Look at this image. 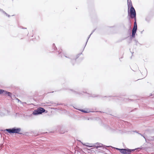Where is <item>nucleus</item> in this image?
Wrapping results in <instances>:
<instances>
[{
	"mask_svg": "<svg viewBox=\"0 0 154 154\" xmlns=\"http://www.w3.org/2000/svg\"><path fill=\"white\" fill-rule=\"evenodd\" d=\"M58 53L59 57H62L63 56H64L66 58L69 59L70 60V62L72 65H74L76 62L77 59L80 55L82 54V52L79 53L77 54L75 57L73 55H71L70 56H67V54L65 53H62L61 51H57Z\"/></svg>",
	"mask_w": 154,
	"mask_h": 154,
	"instance_id": "1",
	"label": "nucleus"
},
{
	"mask_svg": "<svg viewBox=\"0 0 154 154\" xmlns=\"http://www.w3.org/2000/svg\"><path fill=\"white\" fill-rule=\"evenodd\" d=\"M88 147H91L93 146H94L95 147V148H96L97 149H98V148H101L102 147H103V148L104 147H108L109 146H105L104 145H103L102 144L99 143H97L95 144H93L91 145H86ZM109 147H111L112 148H113L114 149H116L119 150L121 153L122 154L123 149H120L118 148H115L113 147H112L111 146H109Z\"/></svg>",
	"mask_w": 154,
	"mask_h": 154,
	"instance_id": "2",
	"label": "nucleus"
},
{
	"mask_svg": "<svg viewBox=\"0 0 154 154\" xmlns=\"http://www.w3.org/2000/svg\"><path fill=\"white\" fill-rule=\"evenodd\" d=\"M127 17L128 20V26L129 30L131 29V19H134V26L133 29L137 30V25L136 22V13L134 15L131 14L129 15H128Z\"/></svg>",
	"mask_w": 154,
	"mask_h": 154,
	"instance_id": "3",
	"label": "nucleus"
},
{
	"mask_svg": "<svg viewBox=\"0 0 154 154\" xmlns=\"http://www.w3.org/2000/svg\"><path fill=\"white\" fill-rule=\"evenodd\" d=\"M5 131H7L8 133L11 134H14V133L20 134H23L20 132L21 131V128H20L14 127L12 128L6 129Z\"/></svg>",
	"mask_w": 154,
	"mask_h": 154,
	"instance_id": "4",
	"label": "nucleus"
},
{
	"mask_svg": "<svg viewBox=\"0 0 154 154\" xmlns=\"http://www.w3.org/2000/svg\"><path fill=\"white\" fill-rule=\"evenodd\" d=\"M127 5L128 15L131 14L134 15L136 13V11L133 6L131 0H127Z\"/></svg>",
	"mask_w": 154,
	"mask_h": 154,
	"instance_id": "5",
	"label": "nucleus"
},
{
	"mask_svg": "<svg viewBox=\"0 0 154 154\" xmlns=\"http://www.w3.org/2000/svg\"><path fill=\"white\" fill-rule=\"evenodd\" d=\"M145 149L144 147H140L137 148L135 149H131L128 148H123L122 154H131V153L133 152L135 150L139 151V150H143Z\"/></svg>",
	"mask_w": 154,
	"mask_h": 154,
	"instance_id": "6",
	"label": "nucleus"
},
{
	"mask_svg": "<svg viewBox=\"0 0 154 154\" xmlns=\"http://www.w3.org/2000/svg\"><path fill=\"white\" fill-rule=\"evenodd\" d=\"M48 111L42 107H39L33 112L32 114L35 116L42 114L43 113H47Z\"/></svg>",
	"mask_w": 154,
	"mask_h": 154,
	"instance_id": "7",
	"label": "nucleus"
},
{
	"mask_svg": "<svg viewBox=\"0 0 154 154\" xmlns=\"http://www.w3.org/2000/svg\"><path fill=\"white\" fill-rule=\"evenodd\" d=\"M3 95H7V96L10 97L11 99H13L12 97H15L14 95H12V94L11 92L5 90H4Z\"/></svg>",
	"mask_w": 154,
	"mask_h": 154,
	"instance_id": "8",
	"label": "nucleus"
},
{
	"mask_svg": "<svg viewBox=\"0 0 154 154\" xmlns=\"http://www.w3.org/2000/svg\"><path fill=\"white\" fill-rule=\"evenodd\" d=\"M69 90L72 91V93L75 94H77L79 96H81L82 95H83L82 92H79L78 91H76L72 89H69Z\"/></svg>",
	"mask_w": 154,
	"mask_h": 154,
	"instance_id": "9",
	"label": "nucleus"
},
{
	"mask_svg": "<svg viewBox=\"0 0 154 154\" xmlns=\"http://www.w3.org/2000/svg\"><path fill=\"white\" fill-rule=\"evenodd\" d=\"M137 31V29H132V35H130V38H131V39L135 37Z\"/></svg>",
	"mask_w": 154,
	"mask_h": 154,
	"instance_id": "10",
	"label": "nucleus"
},
{
	"mask_svg": "<svg viewBox=\"0 0 154 154\" xmlns=\"http://www.w3.org/2000/svg\"><path fill=\"white\" fill-rule=\"evenodd\" d=\"M89 97H91L93 98L96 97H97L98 98H100V97H101V95H100L99 94H90L89 95Z\"/></svg>",
	"mask_w": 154,
	"mask_h": 154,
	"instance_id": "11",
	"label": "nucleus"
},
{
	"mask_svg": "<svg viewBox=\"0 0 154 154\" xmlns=\"http://www.w3.org/2000/svg\"><path fill=\"white\" fill-rule=\"evenodd\" d=\"M147 140L151 141L154 140V136L148 137L147 138Z\"/></svg>",
	"mask_w": 154,
	"mask_h": 154,
	"instance_id": "12",
	"label": "nucleus"
},
{
	"mask_svg": "<svg viewBox=\"0 0 154 154\" xmlns=\"http://www.w3.org/2000/svg\"><path fill=\"white\" fill-rule=\"evenodd\" d=\"M86 111L87 112V113H89L90 112H95L94 111V110L93 109H86Z\"/></svg>",
	"mask_w": 154,
	"mask_h": 154,
	"instance_id": "13",
	"label": "nucleus"
},
{
	"mask_svg": "<svg viewBox=\"0 0 154 154\" xmlns=\"http://www.w3.org/2000/svg\"><path fill=\"white\" fill-rule=\"evenodd\" d=\"M52 49L54 51L57 50V48L56 47L55 44L53 43L52 45Z\"/></svg>",
	"mask_w": 154,
	"mask_h": 154,
	"instance_id": "14",
	"label": "nucleus"
},
{
	"mask_svg": "<svg viewBox=\"0 0 154 154\" xmlns=\"http://www.w3.org/2000/svg\"><path fill=\"white\" fill-rule=\"evenodd\" d=\"M145 20L146 21H147V22L149 23L150 20V18L149 17H147L145 18Z\"/></svg>",
	"mask_w": 154,
	"mask_h": 154,
	"instance_id": "15",
	"label": "nucleus"
},
{
	"mask_svg": "<svg viewBox=\"0 0 154 154\" xmlns=\"http://www.w3.org/2000/svg\"><path fill=\"white\" fill-rule=\"evenodd\" d=\"M78 110L81 112H82L84 113H87V111H86V109H78Z\"/></svg>",
	"mask_w": 154,
	"mask_h": 154,
	"instance_id": "16",
	"label": "nucleus"
},
{
	"mask_svg": "<svg viewBox=\"0 0 154 154\" xmlns=\"http://www.w3.org/2000/svg\"><path fill=\"white\" fill-rule=\"evenodd\" d=\"M116 96L118 97L117 96H101V97H100V98H104V97H114Z\"/></svg>",
	"mask_w": 154,
	"mask_h": 154,
	"instance_id": "17",
	"label": "nucleus"
},
{
	"mask_svg": "<svg viewBox=\"0 0 154 154\" xmlns=\"http://www.w3.org/2000/svg\"><path fill=\"white\" fill-rule=\"evenodd\" d=\"M91 35H90L88 36V39H87V40L86 42V43H85V46H84V48H83V51L84 50V48H85V47L86 46V45H87V42H88V39H89V38H90V36H91Z\"/></svg>",
	"mask_w": 154,
	"mask_h": 154,
	"instance_id": "18",
	"label": "nucleus"
},
{
	"mask_svg": "<svg viewBox=\"0 0 154 154\" xmlns=\"http://www.w3.org/2000/svg\"><path fill=\"white\" fill-rule=\"evenodd\" d=\"M4 90L3 89H0V95L2 94L3 95Z\"/></svg>",
	"mask_w": 154,
	"mask_h": 154,
	"instance_id": "19",
	"label": "nucleus"
},
{
	"mask_svg": "<svg viewBox=\"0 0 154 154\" xmlns=\"http://www.w3.org/2000/svg\"><path fill=\"white\" fill-rule=\"evenodd\" d=\"M134 41L135 42V45H137L138 44H140L139 42H138V41L136 40V39H134Z\"/></svg>",
	"mask_w": 154,
	"mask_h": 154,
	"instance_id": "20",
	"label": "nucleus"
},
{
	"mask_svg": "<svg viewBox=\"0 0 154 154\" xmlns=\"http://www.w3.org/2000/svg\"><path fill=\"white\" fill-rule=\"evenodd\" d=\"M125 125H126L127 126H129L130 124L128 122L125 121L124 122Z\"/></svg>",
	"mask_w": 154,
	"mask_h": 154,
	"instance_id": "21",
	"label": "nucleus"
},
{
	"mask_svg": "<svg viewBox=\"0 0 154 154\" xmlns=\"http://www.w3.org/2000/svg\"><path fill=\"white\" fill-rule=\"evenodd\" d=\"M55 104V106H58V105H63V103H54Z\"/></svg>",
	"mask_w": 154,
	"mask_h": 154,
	"instance_id": "22",
	"label": "nucleus"
},
{
	"mask_svg": "<svg viewBox=\"0 0 154 154\" xmlns=\"http://www.w3.org/2000/svg\"><path fill=\"white\" fill-rule=\"evenodd\" d=\"M132 39H131V38H130L129 40L128 41V42L129 43H131V42Z\"/></svg>",
	"mask_w": 154,
	"mask_h": 154,
	"instance_id": "23",
	"label": "nucleus"
},
{
	"mask_svg": "<svg viewBox=\"0 0 154 154\" xmlns=\"http://www.w3.org/2000/svg\"><path fill=\"white\" fill-rule=\"evenodd\" d=\"M142 137H143L145 139L146 141V142H147V138L146 139V138L143 135V136H142Z\"/></svg>",
	"mask_w": 154,
	"mask_h": 154,
	"instance_id": "24",
	"label": "nucleus"
},
{
	"mask_svg": "<svg viewBox=\"0 0 154 154\" xmlns=\"http://www.w3.org/2000/svg\"><path fill=\"white\" fill-rule=\"evenodd\" d=\"M142 137H143L145 139L146 141V142H147V138L146 139V138L143 135V136H142Z\"/></svg>",
	"mask_w": 154,
	"mask_h": 154,
	"instance_id": "25",
	"label": "nucleus"
},
{
	"mask_svg": "<svg viewBox=\"0 0 154 154\" xmlns=\"http://www.w3.org/2000/svg\"><path fill=\"white\" fill-rule=\"evenodd\" d=\"M96 30V29H94L92 31V32L91 33V34H90V35H91L95 31V30Z\"/></svg>",
	"mask_w": 154,
	"mask_h": 154,
	"instance_id": "26",
	"label": "nucleus"
},
{
	"mask_svg": "<svg viewBox=\"0 0 154 154\" xmlns=\"http://www.w3.org/2000/svg\"><path fill=\"white\" fill-rule=\"evenodd\" d=\"M117 96H118V97H120L119 96H118V95H117ZM117 97V96H116V97H111L112 98V99H114V97Z\"/></svg>",
	"mask_w": 154,
	"mask_h": 154,
	"instance_id": "27",
	"label": "nucleus"
},
{
	"mask_svg": "<svg viewBox=\"0 0 154 154\" xmlns=\"http://www.w3.org/2000/svg\"><path fill=\"white\" fill-rule=\"evenodd\" d=\"M128 100L129 101H134V100H133V99H128Z\"/></svg>",
	"mask_w": 154,
	"mask_h": 154,
	"instance_id": "28",
	"label": "nucleus"
},
{
	"mask_svg": "<svg viewBox=\"0 0 154 154\" xmlns=\"http://www.w3.org/2000/svg\"><path fill=\"white\" fill-rule=\"evenodd\" d=\"M150 130V131L152 133V132H153L154 131V129H152L151 130H149V131Z\"/></svg>",
	"mask_w": 154,
	"mask_h": 154,
	"instance_id": "29",
	"label": "nucleus"
},
{
	"mask_svg": "<svg viewBox=\"0 0 154 154\" xmlns=\"http://www.w3.org/2000/svg\"><path fill=\"white\" fill-rule=\"evenodd\" d=\"M0 11L2 12L3 13V12L5 11H3L2 9L0 8Z\"/></svg>",
	"mask_w": 154,
	"mask_h": 154,
	"instance_id": "30",
	"label": "nucleus"
},
{
	"mask_svg": "<svg viewBox=\"0 0 154 154\" xmlns=\"http://www.w3.org/2000/svg\"><path fill=\"white\" fill-rule=\"evenodd\" d=\"M3 14H5L6 16H7L8 14L5 11L3 12Z\"/></svg>",
	"mask_w": 154,
	"mask_h": 154,
	"instance_id": "31",
	"label": "nucleus"
},
{
	"mask_svg": "<svg viewBox=\"0 0 154 154\" xmlns=\"http://www.w3.org/2000/svg\"><path fill=\"white\" fill-rule=\"evenodd\" d=\"M84 94H87L88 95H89L90 94L89 93L87 92L86 91H85V93Z\"/></svg>",
	"mask_w": 154,
	"mask_h": 154,
	"instance_id": "32",
	"label": "nucleus"
},
{
	"mask_svg": "<svg viewBox=\"0 0 154 154\" xmlns=\"http://www.w3.org/2000/svg\"><path fill=\"white\" fill-rule=\"evenodd\" d=\"M133 132H136V133H137V134H138V133H138V131H136V130H135V131H133Z\"/></svg>",
	"mask_w": 154,
	"mask_h": 154,
	"instance_id": "33",
	"label": "nucleus"
},
{
	"mask_svg": "<svg viewBox=\"0 0 154 154\" xmlns=\"http://www.w3.org/2000/svg\"><path fill=\"white\" fill-rule=\"evenodd\" d=\"M16 99L18 101V102L20 101V102H21V101L19 99H18V98H17Z\"/></svg>",
	"mask_w": 154,
	"mask_h": 154,
	"instance_id": "34",
	"label": "nucleus"
},
{
	"mask_svg": "<svg viewBox=\"0 0 154 154\" xmlns=\"http://www.w3.org/2000/svg\"><path fill=\"white\" fill-rule=\"evenodd\" d=\"M21 27L22 29H26V28H24L23 27V26H21Z\"/></svg>",
	"mask_w": 154,
	"mask_h": 154,
	"instance_id": "35",
	"label": "nucleus"
},
{
	"mask_svg": "<svg viewBox=\"0 0 154 154\" xmlns=\"http://www.w3.org/2000/svg\"><path fill=\"white\" fill-rule=\"evenodd\" d=\"M138 134H139V135H140L142 136H143V134H142L141 133H138Z\"/></svg>",
	"mask_w": 154,
	"mask_h": 154,
	"instance_id": "36",
	"label": "nucleus"
},
{
	"mask_svg": "<svg viewBox=\"0 0 154 154\" xmlns=\"http://www.w3.org/2000/svg\"><path fill=\"white\" fill-rule=\"evenodd\" d=\"M65 132H67V131H63L62 132H61V133H64Z\"/></svg>",
	"mask_w": 154,
	"mask_h": 154,
	"instance_id": "37",
	"label": "nucleus"
},
{
	"mask_svg": "<svg viewBox=\"0 0 154 154\" xmlns=\"http://www.w3.org/2000/svg\"><path fill=\"white\" fill-rule=\"evenodd\" d=\"M6 16H8L9 17H10V15L8 14V15Z\"/></svg>",
	"mask_w": 154,
	"mask_h": 154,
	"instance_id": "38",
	"label": "nucleus"
},
{
	"mask_svg": "<svg viewBox=\"0 0 154 154\" xmlns=\"http://www.w3.org/2000/svg\"><path fill=\"white\" fill-rule=\"evenodd\" d=\"M102 112L101 111H96L95 112Z\"/></svg>",
	"mask_w": 154,
	"mask_h": 154,
	"instance_id": "39",
	"label": "nucleus"
},
{
	"mask_svg": "<svg viewBox=\"0 0 154 154\" xmlns=\"http://www.w3.org/2000/svg\"><path fill=\"white\" fill-rule=\"evenodd\" d=\"M145 70L146 72V73H147V70H146V68H145Z\"/></svg>",
	"mask_w": 154,
	"mask_h": 154,
	"instance_id": "40",
	"label": "nucleus"
},
{
	"mask_svg": "<svg viewBox=\"0 0 154 154\" xmlns=\"http://www.w3.org/2000/svg\"><path fill=\"white\" fill-rule=\"evenodd\" d=\"M125 95L124 94H123H123H122V95H120V96H125Z\"/></svg>",
	"mask_w": 154,
	"mask_h": 154,
	"instance_id": "41",
	"label": "nucleus"
},
{
	"mask_svg": "<svg viewBox=\"0 0 154 154\" xmlns=\"http://www.w3.org/2000/svg\"><path fill=\"white\" fill-rule=\"evenodd\" d=\"M152 95H153V94H150V96H152Z\"/></svg>",
	"mask_w": 154,
	"mask_h": 154,
	"instance_id": "42",
	"label": "nucleus"
},
{
	"mask_svg": "<svg viewBox=\"0 0 154 154\" xmlns=\"http://www.w3.org/2000/svg\"><path fill=\"white\" fill-rule=\"evenodd\" d=\"M85 91H82V92L84 93H85Z\"/></svg>",
	"mask_w": 154,
	"mask_h": 154,
	"instance_id": "43",
	"label": "nucleus"
},
{
	"mask_svg": "<svg viewBox=\"0 0 154 154\" xmlns=\"http://www.w3.org/2000/svg\"><path fill=\"white\" fill-rule=\"evenodd\" d=\"M131 52V53L132 54V55H133V54L134 53V52Z\"/></svg>",
	"mask_w": 154,
	"mask_h": 154,
	"instance_id": "44",
	"label": "nucleus"
},
{
	"mask_svg": "<svg viewBox=\"0 0 154 154\" xmlns=\"http://www.w3.org/2000/svg\"><path fill=\"white\" fill-rule=\"evenodd\" d=\"M137 108H135V109H134V110H137Z\"/></svg>",
	"mask_w": 154,
	"mask_h": 154,
	"instance_id": "45",
	"label": "nucleus"
},
{
	"mask_svg": "<svg viewBox=\"0 0 154 154\" xmlns=\"http://www.w3.org/2000/svg\"><path fill=\"white\" fill-rule=\"evenodd\" d=\"M82 143V144L83 145H85V144H83V143Z\"/></svg>",
	"mask_w": 154,
	"mask_h": 154,
	"instance_id": "46",
	"label": "nucleus"
},
{
	"mask_svg": "<svg viewBox=\"0 0 154 154\" xmlns=\"http://www.w3.org/2000/svg\"><path fill=\"white\" fill-rule=\"evenodd\" d=\"M50 103H52V104L53 103L52 102H50Z\"/></svg>",
	"mask_w": 154,
	"mask_h": 154,
	"instance_id": "47",
	"label": "nucleus"
},
{
	"mask_svg": "<svg viewBox=\"0 0 154 154\" xmlns=\"http://www.w3.org/2000/svg\"><path fill=\"white\" fill-rule=\"evenodd\" d=\"M132 56L131 57V59L132 58Z\"/></svg>",
	"mask_w": 154,
	"mask_h": 154,
	"instance_id": "48",
	"label": "nucleus"
},
{
	"mask_svg": "<svg viewBox=\"0 0 154 154\" xmlns=\"http://www.w3.org/2000/svg\"><path fill=\"white\" fill-rule=\"evenodd\" d=\"M122 57H122L121 58H122Z\"/></svg>",
	"mask_w": 154,
	"mask_h": 154,
	"instance_id": "49",
	"label": "nucleus"
}]
</instances>
